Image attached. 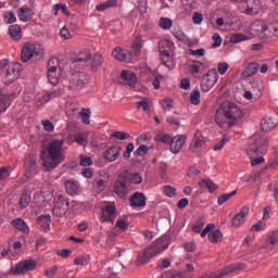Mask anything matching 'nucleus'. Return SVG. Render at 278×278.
Here are the masks:
<instances>
[{"label": "nucleus", "mask_w": 278, "mask_h": 278, "mask_svg": "<svg viewBox=\"0 0 278 278\" xmlns=\"http://www.w3.org/2000/svg\"><path fill=\"white\" fill-rule=\"evenodd\" d=\"M64 160H66L64 139H52L42 146L41 161L48 173L55 170Z\"/></svg>", "instance_id": "f257e3e1"}, {"label": "nucleus", "mask_w": 278, "mask_h": 278, "mask_svg": "<svg viewBox=\"0 0 278 278\" xmlns=\"http://www.w3.org/2000/svg\"><path fill=\"white\" fill-rule=\"evenodd\" d=\"M266 149H268V140L264 138H256L250 141L247 153L251 160L252 166H260V164H264V157L260 155H264V153H266Z\"/></svg>", "instance_id": "f03ea898"}, {"label": "nucleus", "mask_w": 278, "mask_h": 278, "mask_svg": "<svg viewBox=\"0 0 278 278\" xmlns=\"http://www.w3.org/2000/svg\"><path fill=\"white\" fill-rule=\"evenodd\" d=\"M45 55V48L39 42H26L22 47V62H29L33 58H42Z\"/></svg>", "instance_id": "7ed1b4c3"}, {"label": "nucleus", "mask_w": 278, "mask_h": 278, "mask_svg": "<svg viewBox=\"0 0 278 278\" xmlns=\"http://www.w3.org/2000/svg\"><path fill=\"white\" fill-rule=\"evenodd\" d=\"M47 77L52 86L60 84V77H62V68H60V60L58 58H51L48 61Z\"/></svg>", "instance_id": "20e7f679"}, {"label": "nucleus", "mask_w": 278, "mask_h": 278, "mask_svg": "<svg viewBox=\"0 0 278 278\" xmlns=\"http://www.w3.org/2000/svg\"><path fill=\"white\" fill-rule=\"evenodd\" d=\"M218 110L223 112L226 115V118H229L233 125H236V121L242 118V110H240L233 102H224Z\"/></svg>", "instance_id": "39448f33"}, {"label": "nucleus", "mask_w": 278, "mask_h": 278, "mask_svg": "<svg viewBox=\"0 0 278 278\" xmlns=\"http://www.w3.org/2000/svg\"><path fill=\"white\" fill-rule=\"evenodd\" d=\"M53 207H52V214L59 218H62V216H66V213L68 212V207L71 203L68 202V198L62 194H56L53 199Z\"/></svg>", "instance_id": "423d86ee"}, {"label": "nucleus", "mask_w": 278, "mask_h": 278, "mask_svg": "<svg viewBox=\"0 0 278 278\" xmlns=\"http://www.w3.org/2000/svg\"><path fill=\"white\" fill-rule=\"evenodd\" d=\"M36 266L38 263L34 260H25L17 263L14 267L10 269V275H27V273H31V270H36Z\"/></svg>", "instance_id": "0eeeda50"}, {"label": "nucleus", "mask_w": 278, "mask_h": 278, "mask_svg": "<svg viewBox=\"0 0 278 278\" xmlns=\"http://www.w3.org/2000/svg\"><path fill=\"white\" fill-rule=\"evenodd\" d=\"M101 223H114L116 220V205L114 202H104L101 205Z\"/></svg>", "instance_id": "6e6552de"}, {"label": "nucleus", "mask_w": 278, "mask_h": 278, "mask_svg": "<svg viewBox=\"0 0 278 278\" xmlns=\"http://www.w3.org/2000/svg\"><path fill=\"white\" fill-rule=\"evenodd\" d=\"M216 84H218V72L216 68H212L201 79L202 92H210Z\"/></svg>", "instance_id": "1a4fd4ad"}, {"label": "nucleus", "mask_w": 278, "mask_h": 278, "mask_svg": "<svg viewBox=\"0 0 278 278\" xmlns=\"http://www.w3.org/2000/svg\"><path fill=\"white\" fill-rule=\"evenodd\" d=\"M166 249H168V245H165L162 239H157L143 252V262L155 257V255H160V253H164Z\"/></svg>", "instance_id": "9d476101"}, {"label": "nucleus", "mask_w": 278, "mask_h": 278, "mask_svg": "<svg viewBox=\"0 0 278 278\" xmlns=\"http://www.w3.org/2000/svg\"><path fill=\"white\" fill-rule=\"evenodd\" d=\"M240 10L242 14H247L248 16H255V14H260V11L262 10V1L243 0L241 2Z\"/></svg>", "instance_id": "9b49d317"}, {"label": "nucleus", "mask_w": 278, "mask_h": 278, "mask_svg": "<svg viewBox=\"0 0 278 278\" xmlns=\"http://www.w3.org/2000/svg\"><path fill=\"white\" fill-rule=\"evenodd\" d=\"M88 84V76L86 73H74L72 75L71 83L68 85L70 90H73L74 92H79L84 86Z\"/></svg>", "instance_id": "f8f14e48"}, {"label": "nucleus", "mask_w": 278, "mask_h": 278, "mask_svg": "<svg viewBox=\"0 0 278 278\" xmlns=\"http://www.w3.org/2000/svg\"><path fill=\"white\" fill-rule=\"evenodd\" d=\"M21 71H23V67L18 63H11L8 65L7 73L4 76V83L5 84H14L16 79L21 77Z\"/></svg>", "instance_id": "ddd939ff"}, {"label": "nucleus", "mask_w": 278, "mask_h": 278, "mask_svg": "<svg viewBox=\"0 0 278 278\" xmlns=\"http://www.w3.org/2000/svg\"><path fill=\"white\" fill-rule=\"evenodd\" d=\"M24 170L25 177H27V179L36 177V174L38 173V163L36 162V159L33 156L26 157L24 161Z\"/></svg>", "instance_id": "4468645a"}, {"label": "nucleus", "mask_w": 278, "mask_h": 278, "mask_svg": "<svg viewBox=\"0 0 278 278\" xmlns=\"http://www.w3.org/2000/svg\"><path fill=\"white\" fill-rule=\"evenodd\" d=\"M215 123L220 127L222 129H229V127H233V122L227 115L220 111L219 109L216 111L215 114Z\"/></svg>", "instance_id": "2eb2a0df"}, {"label": "nucleus", "mask_w": 278, "mask_h": 278, "mask_svg": "<svg viewBox=\"0 0 278 278\" xmlns=\"http://www.w3.org/2000/svg\"><path fill=\"white\" fill-rule=\"evenodd\" d=\"M130 207H146L147 206V197L142 192H135L129 198Z\"/></svg>", "instance_id": "dca6fc26"}, {"label": "nucleus", "mask_w": 278, "mask_h": 278, "mask_svg": "<svg viewBox=\"0 0 278 278\" xmlns=\"http://www.w3.org/2000/svg\"><path fill=\"white\" fill-rule=\"evenodd\" d=\"M249 212H251V208H249V206H243L241 211L232 217V227H240V225H244V220L247 216H249Z\"/></svg>", "instance_id": "f3484780"}, {"label": "nucleus", "mask_w": 278, "mask_h": 278, "mask_svg": "<svg viewBox=\"0 0 278 278\" xmlns=\"http://www.w3.org/2000/svg\"><path fill=\"white\" fill-rule=\"evenodd\" d=\"M121 79L122 84H124L125 86H130V88H134V86H136V83L138 81L136 74L127 70L122 71Z\"/></svg>", "instance_id": "a211bd4d"}, {"label": "nucleus", "mask_w": 278, "mask_h": 278, "mask_svg": "<svg viewBox=\"0 0 278 278\" xmlns=\"http://www.w3.org/2000/svg\"><path fill=\"white\" fill-rule=\"evenodd\" d=\"M184 144H186V138L181 135H178L172 139L169 149L175 155H177V153L184 149Z\"/></svg>", "instance_id": "6ab92c4d"}, {"label": "nucleus", "mask_w": 278, "mask_h": 278, "mask_svg": "<svg viewBox=\"0 0 278 278\" xmlns=\"http://www.w3.org/2000/svg\"><path fill=\"white\" fill-rule=\"evenodd\" d=\"M121 151H123L121 147H111L103 153V157L106 162H116L121 155Z\"/></svg>", "instance_id": "aec40b11"}, {"label": "nucleus", "mask_w": 278, "mask_h": 278, "mask_svg": "<svg viewBox=\"0 0 278 278\" xmlns=\"http://www.w3.org/2000/svg\"><path fill=\"white\" fill-rule=\"evenodd\" d=\"M161 64L166 66L168 71H173V68H175V61H173V56H170V52L168 50H161Z\"/></svg>", "instance_id": "412c9836"}, {"label": "nucleus", "mask_w": 278, "mask_h": 278, "mask_svg": "<svg viewBox=\"0 0 278 278\" xmlns=\"http://www.w3.org/2000/svg\"><path fill=\"white\" fill-rule=\"evenodd\" d=\"M258 71L260 63L252 62L247 66L245 71L241 73V77L242 79H249V77H253L254 75H256Z\"/></svg>", "instance_id": "4be33fe9"}, {"label": "nucleus", "mask_w": 278, "mask_h": 278, "mask_svg": "<svg viewBox=\"0 0 278 278\" xmlns=\"http://www.w3.org/2000/svg\"><path fill=\"white\" fill-rule=\"evenodd\" d=\"M62 93H63L62 90H53V91L46 93L41 99H39L36 102L37 108H42V105H45V103H49L50 99H55V97H60Z\"/></svg>", "instance_id": "5701e85b"}, {"label": "nucleus", "mask_w": 278, "mask_h": 278, "mask_svg": "<svg viewBox=\"0 0 278 278\" xmlns=\"http://www.w3.org/2000/svg\"><path fill=\"white\" fill-rule=\"evenodd\" d=\"M17 16L23 23H29V21H31V16H34V10L22 7L18 10Z\"/></svg>", "instance_id": "b1692460"}, {"label": "nucleus", "mask_w": 278, "mask_h": 278, "mask_svg": "<svg viewBox=\"0 0 278 278\" xmlns=\"http://www.w3.org/2000/svg\"><path fill=\"white\" fill-rule=\"evenodd\" d=\"M265 28L266 22L260 20L254 21L250 26L251 31H255V34L261 37H264Z\"/></svg>", "instance_id": "393cba45"}, {"label": "nucleus", "mask_w": 278, "mask_h": 278, "mask_svg": "<svg viewBox=\"0 0 278 278\" xmlns=\"http://www.w3.org/2000/svg\"><path fill=\"white\" fill-rule=\"evenodd\" d=\"M37 224L41 231H49L51 229V215H41L37 218Z\"/></svg>", "instance_id": "a878e982"}, {"label": "nucleus", "mask_w": 278, "mask_h": 278, "mask_svg": "<svg viewBox=\"0 0 278 278\" xmlns=\"http://www.w3.org/2000/svg\"><path fill=\"white\" fill-rule=\"evenodd\" d=\"M113 192L117 194V197H125V194H127V184L125 180H117L114 184Z\"/></svg>", "instance_id": "bb28decb"}, {"label": "nucleus", "mask_w": 278, "mask_h": 278, "mask_svg": "<svg viewBox=\"0 0 278 278\" xmlns=\"http://www.w3.org/2000/svg\"><path fill=\"white\" fill-rule=\"evenodd\" d=\"M266 249H277L278 248V230L269 233L268 238L265 241Z\"/></svg>", "instance_id": "cd10ccee"}, {"label": "nucleus", "mask_w": 278, "mask_h": 278, "mask_svg": "<svg viewBox=\"0 0 278 278\" xmlns=\"http://www.w3.org/2000/svg\"><path fill=\"white\" fill-rule=\"evenodd\" d=\"M11 225L15 227L18 231H22V233H25L28 236L29 233V226H27V223L21 218L13 219L11 222Z\"/></svg>", "instance_id": "c85d7f7f"}, {"label": "nucleus", "mask_w": 278, "mask_h": 278, "mask_svg": "<svg viewBox=\"0 0 278 278\" xmlns=\"http://www.w3.org/2000/svg\"><path fill=\"white\" fill-rule=\"evenodd\" d=\"M277 31H278V22L265 23V30H264L265 38H273V36L277 34Z\"/></svg>", "instance_id": "c756f323"}, {"label": "nucleus", "mask_w": 278, "mask_h": 278, "mask_svg": "<svg viewBox=\"0 0 278 278\" xmlns=\"http://www.w3.org/2000/svg\"><path fill=\"white\" fill-rule=\"evenodd\" d=\"M191 75L195 77V75H199L203 68H205V63L201 61H191V64L189 66Z\"/></svg>", "instance_id": "7c9ffc66"}, {"label": "nucleus", "mask_w": 278, "mask_h": 278, "mask_svg": "<svg viewBox=\"0 0 278 278\" xmlns=\"http://www.w3.org/2000/svg\"><path fill=\"white\" fill-rule=\"evenodd\" d=\"M65 190L71 197H73V194H77V190H79V182L75 180H67L65 182Z\"/></svg>", "instance_id": "2f4dec72"}, {"label": "nucleus", "mask_w": 278, "mask_h": 278, "mask_svg": "<svg viewBox=\"0 0 278 278\" xmlns=\"http://www.w3.org/2000/svg\"><path fill=\"white\" fill-rule=\"evenodd\" d=\"M9 36L13 38V40H21L23 36V30L21 29V26L18 25H11L9 27Z\"/></svg>", "instance_id": "473e14b6"}, {"label": "nucleus", "mask_w": 278, "mask_h": 278, "mask_svg": "<svg viewBox=\"0 0 278 278\" xmlns=\"http://www.w3.org/2000/svg\"><path fill=\"white\" fill-rule=\"evenodd\" d=\"M117 5L118 0H106L105 2L98 4L96 10H98V12H105L109 8H116Z\"/></svg>", "instance_id": "72a5a7b5"}, {"label": "nucleus", "mask_w": 278, "mask_h": 278, "mask_svg": "<svg viewBox=\"0 0 278 278\" xmlns=\"http://www.w3.org/2000/svg\"><path fill=\"white\" fill-rule=\"evenodd\" d=\"M112 55L118 62H127L129 60V59H127V53H125L121 47H116L112 51Z\"/></svg>", "instance_id": "f704fd0d"}, {"label": "nucleus", "mask_w": 278, "mask_h": 278, "mask_svg": "<svg viewBox=\"0 0 278 278\" xmlns=\"http://www.w3.org/2000/svg\"><path fill=\"white\" fill-rule=\"evenodd\" d=\"M74 142L80 144L81 147H86L88 144V134L87 132H78L74 135Z\"/></svg>", "instance_id": "c9c22d12"}, {"label": "nucleus", "mask_w": 278, "mask_h": 278, "mask_svg": "<svg viewBox=\"0 0 278 278\" xmlns=\"http://www.w3.org/2000/svg\"><path fill=\"white\" fill-rule=\"evenodd\" d=\"M90 60H92V56L90 55V51H89V50H83V51L76 56L75 62H79V63L86 64V62H90Z\"/></svg>", "instance_id": "e433bc0d"}, {"label": "nucleus", "mask_w": 278, "mask_h": 278, "mask_svg": "<svg viewBox=\"0 0 278 278\" xmlns=\"http://www.w3.org/2000/svg\"><path fill=\"white\" fill-rule=\"evenodd\" d=\"M154 141L155 142H162L163 144H170L173 139H172L170 135L160 132L154 137Z\"/></svg>", "instance_id": "4c0bfd02"}, {"label": "nucleus", "mask_w": 278, "mask_h": 278, "mask_svg": "<svg viewBox=\"0 0 278 278\" xmlns=\"http://www.w3.org/2000/svg\"><path fill=\"white\" fill-rule=\"evenodd\" d=\"M208 240L213 244L220 242L223 240V232H220V229H216L213 232L208 233Z\"/></svg>", "instance_id": "58836bf2"}, {"label": "nucleus", "mask_w": 278, "mask_h": 278, "mask_svg": "<svg viewBox=\"0 0 278 278\" xmlns=\"http://www.w3.org/2000/svg\"><path fill=\"white\" fill-rule=\"evenodd\" d=\"M143 45H144V41L142 40V37L137 36L135 41L132 42V49L136 55H140V50L142 49Z\"/></svg>", "instance_id": "ea45409f"}, {"label": "nucleus", "mask_w": 278, "mask_h": 278, "mask_svg": "<svg viewBox=\"0 0 278 278\" xmlns=\"http://www.w3.org/2000/svg\"><path fill=\"white\" fill-rule=\"evenodd\" d=\"M60 10L63 12V14H65V16H71V11H68V7H66V4L60 3H56L53 7L54 16H58V12H60Z\"/></svg>", "instance_id": "a19ab883"}, {"label": "nucleus", "mask_w": 278, "mask_h": 278, "mask_svg": "<svg viewBox=\"0 0 278 278\" xmlns=\"http://www.w3.org/2000/svg\"><path fill=\"white\" fill-rule=\"evenodd\" d=\"M244 40H249V37L243 35L242 33H236L230 37V42H232L233 45H238V42H244Z\"/></svg>", "instance_id": "79ce46f5"}, {"label": "nucleus", "mask_w": 278, "mask_h": 278, "mask_svg": "<svg viewBox=\"0 0 278 278\" xmlns=\"http://www.w3.org/2000/svg\"><path fill=\"white\" fill-rule=\"evenodd\" d=\"M190 102L192 103V105H199V103H201V91H199V89H194L193 91H191Z\"/></svg>", "instance_id": "37998d69"}, {"label": "nucleus", "mask_w": 278, "mask_h": 278, "mask_svg": "<svg viewBox=\"0 0 278 278\" xmlns=\"http://www.w3.org/2000/svg\"><path fill=\"white\" fill-rule=\"evenodd\" d=\"M203 227H205V222L203 220V218H199L191 227V230L193 231V233H201L203 231Z\"/></svg>", "instance_id": "c03bdc74"}, {"label": "nucleus", "mask_w": 278, "mask_h": 278, "mask_svg": "<svg viewBox=\"0 0 278 278\" xmlns=\"http://www.w3.org/2000/svg\"><path fill=\"white\" fill-rule=\"evenodd\" d=\"M8 99L9 97L5 96L3 91L0 90V114L1 112H5V110H8L9 108Z\"/></svg>", "instance_id": "a18cd8bd"}, {"label": "nucleus", "mask_w": 278, "mask_h": 278, "mask_svg": "<svg viewBox=\"0 0 278 278\" xmlns=\"http://www.w3.org/2000/svg\"><path fill=\"white\" fill-rule=\"evenodd\" d=\"M192 144L195 149H201V147H203V144H205V140L203 139V137H201V132H197L194 135Z\"/></svg>", "instance_id": "49530a36"}, {"label": "nucleus", "mask_w": 278, "mask_h": 278, "mask_svg": "<svg viewBox=\"0 0 278 278\" xmlns=\"http://www.w3.org/2000/svg\"><path fill=\"white\" fill-rule=\"evenodd\" d=\"M159 25L162 29H170L173 27V21L168 17H161Z\"/></svg>", "instance_id": "de8ad7c7"}, {"label": "nucleus", "mask_w": 278, "mask_h": 278, "mask_svg": "<svg viewBox=\"0 0 278 278\" xmlns=\"http://www.w3.org/2000/svg\"><path fill=\"white\" fill-rule=\"evenodd\" d=\"M236 190L231 191L230 193H226V194H222L218 199H217V203L218 205H224V203H227V201H229V199H231V197H236Z\"/></svg>", "instance_id": "09e8293b"}, {"label": "nucleus", "mask_w": 278, "mask_h": 278, "mask_svg": "<svg viewBox=\"0 0 278 278\" xmlns=\"http://www.w3.org/2000/svg\"><path fill=\"white\" fill-rule=\"evenodd\" d=\"M80 117L85 125H90V109H83L80 112Z\"/></svg>", "instance_id": "8fccbe9b"}, {"label": "nucleus", "mask_w": 278, "mask_h": 278, "mask_svg": "<svg viewBox=\"0 0 278 278\" xmlns=\"http://www.w3.org/2000/svg\"><path fill=\"white\" fill-rule=\"evenodd\" d=\"M31 202V195L27 194V193H23L21 199H20V205L22 208H25L29 205V203Z\"/></svg>", "instance_id": "3c124183"}, {"label": "nucleus", "mask_w": 278, "mask_h": 278, "mask_svg": "<svg viewBox=\"0 0 278 278\" xmlns=\"http://www.w3.org/2000/svg\"><path fill=\"white\" fill-rule=\"evenodd\" d=\"M3 21L7 25H12V23H16V15L12 12H7L3 15Z\"/></svg>", "instance_id": "603ef678"}, {"label": "nucleus", "mask_w": 278, "mask_h": 278, "mask_svg": "<svg viewBox=\"0 0 278 278\" xmlns=\"http://www.w3.org/2000/svg\"><path fill=\"white\" fill-rule=\"evenodd\" d=\"M263 131H270L275 129V124H273V119H265L261 122Z\"/></svg>", "instance_id": "864d4df0"}, {"label": "nucleus", "mask_w": 278, "mask_h": 278, "mask_svg": "<svg viewBox=\"0 0 278 278\" xmlns=\"http://www.w3.org/2000/svg\"><path fill=\"white\" fill-rule=\"evenodd\" d=\"M213 43H212V48L216 49L218 47H220V45H223V37H220V35L218 33H215L212 37Z\"/></svg>", "instance_id": "5fc2aeb1"}, {"label": "nucleus", "mask_w": 278, "mask_h": 278, "mask_svg": "<svg viewBox=\"0 0 278 278\" xmlns=\"http://www.w3.org/2000/svg\"><path fill=\"white\" fill-rule=\"evenodd\" d=\"M164 194L165 197H169V199H173V197L177 195V189H175V187H172V186H165Z\"/></svg>", "instance_id": "6e6d98bb"}, {"label": "nucleus", "mask_w": 278, "mask_h": 278, "mask_svg": "<svg viewBox=\"0 0 278 278\" xmlns=\"http://www.w3.org/2000/svg\"><path fill=\"white\" fill-rule=\"evenodd\" d=\"M160 103H161V108H163L164 110H173V105H174L173 99L165 98L161 100Z\"/></svg>", "instance_id": "4d7b16f0"}, {"label": "nucleus", "mask_w": 278, "mask_h": 278, "mask_svg": "<svg viewBox=\"0 0 278 278\" xmlns=\"http://www.w3.org/2000/svg\"><path fill=\"white\" fill-rule=\"evenodd\" d=\"M93 186L97 188V190H99V192H103V190H105L108 187V182L103 179H98L94 181Z\"/></svg>", "instance_id": "13d9d810"}, {"label": "nucleus", "mask_w": 278, "mask_h": 278, "mask_svg": "<svg viewBox=\"0 0 278 278\" xmlns=\"http://www.w3.org/2000/svg\"><path fill=\"white\" fill-rule=\"evenodd\" d=\"M80 165L86 168L87 166H92V157L80 155Z\"/></svg>", "instance_id": "bf43d9fd"}, {"label": "nucleus", "mask_w": 278, "mask_h": 278, "mask_svg": "<svg viewBox=\"0 0 278 278\" xmlns=\"http://www.w3.org/2000/svg\"><path fill=\"white\" fill-rule=\"evenodd\" d=\"M217 71H218L219 75H225L227 73V71H229V63H227V62L218 63Z\"/></svg>", "instance_id": "052dcab7"}, {"label": "nucleus", "mask_w": 278, "mask_h": 278, "mask_svg": "<svg viewBox=\"0 0 278 278\" xmlns=\"http://www.w3.org/2000/svg\"><path fill=\"white\" fill-rule=\"evenodd\" d=\"M129 181L130 184H142V176L139 173L131 174Z\"/></svg>", "instance_id": "680f3d73"}, {"label": "nucleus", "mask_w": 278, "mask_h": 278, "mask_svg": "<svg viewBox=\"0 0 278 278\" xmlns=\"http://www.w3.org/2000/svg\"><path fill=\"white\" fill-rule=\"evenodd\" d=\"M41 125L43 126V129L46 131H54V129H55V126H53V123H51V121H49V119H43L41 122Z\"/></svg>", "instance_id": "e2e57ef3"}, {"label": "nucleus", "mask_w": 278, "mask_h": 278, "mask_svg": "<svg viewBox=\"0 0 278 278\" xmlns=\"http://www.w3.org/2000/svg\"><path fill=\"white\" fill-rule=\"evenodd\" d=\"M189 55H195L197 58H203L205 55V49L200 48L198 50L189 49L188 51Z\"/></svg>", "instance_id": "0e129e2a"}, {"label": "nucleus", "mask_w": 278, "mask_h": 278, "mask_svg": "<svg viewBox=\"0 0 278 278\" xmlns=\"http://www.w3.org/2000/svg\"><path fill=\"white\" fill-rule=\"evenodd\" d=\"M103 55L96 54L92 60V68H94V66H101V64H103Z\"/></svg>", "instance_id": "69168bd1"}, {"label": "nucleus", "mask_w": 278, "mask_h": 278, "mask_svg": "<svg viewBox=\"0 0 278 278\" xmlns=\"http://www.w3.org/2000/svg\"><path fill=\"white\" fill-rule=\"evenodd\" d=\"M192 22L194 25H201V23H203V14L194 12L192 16Z\"/></svg>", "instance_id": "338daca9"}, {"label": "nucleus", "mask_w": 278, "mask_h": 278, "mask_svg": "<svg viewBox=\"0 0 278 278\" xmlns=\"http://www.w3.org/2000/svg\"><path fill=\"white\" fill-rule=\"evenodd\" d=\"M113 138H115L116 140H127V138H129V134L124 131H115L113 134Z\"/></svg>", "instance_id": "774afa93"}]
</instances>
